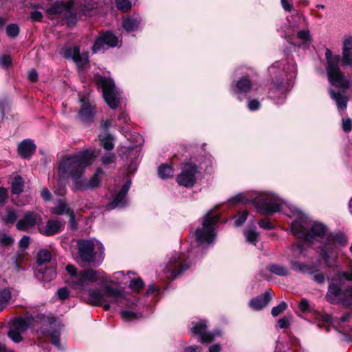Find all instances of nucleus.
Here are the masks:
<instances>
[{
  "instance_id": "obj_1",
  "label": "nucleus",
  "mask_w": 352,
  "mask_h": 352,
  "mask_svg": "<svg viewBox=\"0 0 352 352\" xmlns=\"http://www.w3.org/2000/svg\"><path fill=\"white\" fill-rule=\"evenodd\" d=\"M65 269L67 272V284L79 292L87 291L86 301L89 304L101 306L105 311L110 308L120 307L122 309V318L126 321H132L140 317L137 312L124 309L137 306L138 300L135 296L124 290L113 287L110 284H104L109 283L126 285L132 272H128L124 274L122 271L117 272L113 274V280H111L107 274L100 270H78L73 265H67Z\"/></svg>"
},
{
  "instance_id": "obj_2",
  "label": "nucleus",
  "mask_w": 352,
  "mask_h": 352,
  "mask_svg": "<svg viewBox=\"0 0 352 352\" xmlns=\"http://www.w3.org/2000/svg\"><path fill=\"white\" fill-rule=\"evenodd\" d=\"M285 214L294 220L290 223V230L296 238L302 241L296 244V248L300 254L303 253V245L305 242H313L314 240L323 237L327 233V227L322 223L311 221L305 214L296 207H289Z\"/></svg>"
},
{
  "instance_id": "obj_3",
  "label": "nucleus",
  "mask_w": 352,
  "mask_h": 352,
  "mask_svg": "<svg viewBox=\"0 0 352 352\" xmlns=\"http://www.w3.org/2000/svg\"><path fill=\"white\" fill-rule=\"evenodd\" d=\"M269 96L276 104H283L287 93L292 87L296 77V66L287 60L276 61L268 68Z\"/></svg>"
},
{
  "instance_id": "obj_4",
  "label": "nucleus",
  "mask_w": 352,
  "mask_h": 352,
  "mask_svg": "<svg viewBox=\"0 0 352 352\" xmlns=\"http://www.w3.org/2000/svg\"><path fill=\"white\" fill-rule=\"evenodd\" d=\"M324 55L327 61V74L331 85L340 88H347L349 81L340 70V63L342 62L343 67H352V36H344L341 56L333 55L329 48H326Z\"/></svg>"
},
{
  "instance_id": "obj_5",
  "label": "nucleus",
  "mask_w": 352,
  "mask_h": 352,
  "mask_svg": "<svg viewBox=\"0 0 352 352\" xmlns=\"http://www.w3.org/2000/svg\"><path fill=\"white\" fill-rule=\"evenodd\" d=\"M97 155L96 150L86 149L73 155H65L58 163L59 176L61 178H72L74 188L76 182L80 180L86 168L93 163Z\"/></svg>"
},
{
  "instance_id": "obj_6",
  "label": "nucleus",
  "mask_w": 352,
  "mask_h": 352,
  "mask_svg": "<svg viewBox=\"0 0 352 352\" xmlns=\"http://www.w3.org/2000/svg\"><path fill=\"white\" fill-rule=\"evenodd\" d=\"M36 322L43 324L41 329L37 331L38 338L43 336L49 338L54 346L61 350L62 347L60 343L61 324L54 318H47L46 320L44 315L37 316L36 318L33 316L16 318L12 321L10 327L23 333L30 327L34 326Z\"/></svg>"
},
{
  "instance_id": "obj_7",
  "label": "nucleus",
  "mask_w": 352,
  "mask_h": 352,
  "mask_svg": "<svg viewBox=\"0 0 352 352\" xmlns=\"http://www.w3.org/2000/svg\"><path fill=\"white\" fill-rule=\"evenodd\" d=\"M231 204L252 203L258 212L265 215H272L283 208L284 201L276 194L272 192L239 193L229 199Z\"/></svg>"
},
{
  "instance_id": "obj_8",
  "label": "nucleus",
  "mask_w": 352,
  "mask_h": 352,
  "mask_svg": "<svg viewBox=\"0 0 352 352\" xmlns=\"http://www.w3.org/2000/svg\"><path fill=\"white\" fill-rule=\"evenodd\" d=\"M199 247L188 250V254L175 252L172 254L168 263L164 269V273L168 278L175 279L179 275L189 270L193 265L195 254L198 252Z\"/></svg>"
},
{
  "instance_id": "obj_9",
  "label": "nucleus",
  "mask_w": 352,
  "mask_h": 352,
  "mask_svg": "<svg viewBox=\"0 0 352 352\" xmlns=\"http://www.w3.org/2000/svg\"><path fill=\"white\" fill-rule=\"evenodd\" d=\"M219 215L214 210H209L202 219L201 226L197 227L194 235L199 245H210L216 239V228Z\"/></svg>"
},
{
  "instance_id": "obj_10",
  "label": "nucleus",
  "mask_w": 352,
  "mask_h": 352,
  "mask_svg": "<svg viewBox=\"0 0 352 352\" xmlns=\"http://www.w3.org/2000/svg\"><path fill=\"white\" fill-rule=\"evenodd\" d=\"M346 236L340 232L331 233L327 236L325 243L320 248V255L329 267L336 265L337 248L347 243Z\"/></svg>"
},
{
  "instance_id": "obj_11",
  "label": "nucleus",
  "mask_w": 352,
  "mask_h": 352,
  "mask_svg": "<svg viewBox=\"0 0 352 352\" xmlns=\"http://www.w3.org/2000/svg\"><path fill=\"white\" fill-rule=\"evenodd\" d=\"M78 254L85 263L99 265L103 260L104 248L96 240H79L77 243Z\"/></svg>"
},
{
  "instance_id": "obj_12",
  "label": "nucleus",
  "mask_w": 352,
  "mask_h": 352,
  "mask_svg": "<svg viewBox=\"0 0 352 352\" xmlns=\"http://www.w3.org/2000/svg\"><path fill=\"white\" fill-rule=\"evenodd\" d=\"M98 83L102 88L107 104L111 109H116L120 102V92L115 86L113 80L111 78L100 77Z\"/></svg>"
},
{
  "instance_id": "obj_13",
  "label": "nucleus",
  "mask_w": 352,
  "mask_h": 352,
  "mask_svg": "<svg viewBox=\"0 0 352 352\" xmlns=\"http://www.w3.org/2000/svg\"><path fill=\"white\" fill-rule=\"evenodd\" d=\"M47 12L49 14H60L63 19H67L69 26L76 23V16L74 12L72 1L67 3L56 1L47 9Z\"/></svg>"
},
{
  "instance_id": "obj_14",
  "label": "nucleus",
  "mask_w": 352,
  "mask_h": 352,
  "mask_svg": "<svg viewBox=\"0 0 352 352\" xmlns=\"http://www.w3.org/2000/svg\"><path fill=\"white\" fill-rule=\"evenodd\" d=\"M119 42L118 36L111 31L102 32L96 38L93 46V53H97L102 50L109 47H115Z\"/></svg>"
},
{
  "instance_id": "obj_15",
  "label": "nucleus",
  "mask_w": 352,
  "mask_h": 352,
  "mask_svg": "<svg viewBox=\"0 0 352 352\" xmlns=\"http://www.w3.org/2000/svg\"><path fill=\"white\" fill-rule=\"evenodd\" d=\"M197 173V166L192 164H185L181 173L177 177V183L182 186L190 188L194 186L196 182Z\"/></svg>"
},
{
  "instance_id": "obj_16",
  "label": "nucleus",
  "mask_w": 352,
  "mask_h": 352,
  "mask_svg": "<svg viewBox=\"0 0 352 352\" xmlns=\"http://www.w3.org/2000/svg\"><path fill=\"white\" fill-rule=\"evenodd\" d=\"M252 87L253 83L248 76H243L237 81L232 82L230 85L232 93L239 100H242L246 96Z\"/></svg>"
},
{
  "instance_id": "obj_17",
  "label": "nucleus",
  "mask_w": 352,
  "mask_h": 352,
  "mask_svg": "<svg viewBox=\"0 0 352 352\" xmlns=\"http://www.w3.org/2000/svg\"><path fill=\"white\" fill-rule=\"evenodd\" d=\"M131 182L127 180L122 186L121 190L116 195L112 201L106 206L107 210L122 208L127 204L126 194L130 188Z\"/></svg>"
},
{
  "instance_id": "obj_18",
  "label": "nucleus",
  "mask_w": 352,
  "mask_h": 352,
  "mask_svg": "<svg viewBox=\"0 0 352 352\" xmlns=\"http://www.w3.org/2000/svg\"><path fill=\"white\" fill-rule=\"evenodd\" d=\"M64 56L67 58H72L78 67H84L88 63V53H80V48L77 46L69 47L65 50Z\"/></svg>"
},
{
  "instance_id": "obj_19",
  "label": "nucleus",
  "mask_w": 352,
  "mask_h": 352,
  "mask_svg": "<svg viewBox=\"0 0 352 352\" xmlns=\"http://www.w3.org/2000/svg\"><path fill=\"white\" fill-rule=\"evenodd\" d=\"M102 173V169L101 168H98L89 180L82 177L80 180L76 182V187L74 188V190H80L97 187L100 182V176Z\"/></svg>"
},
{
  "instance_id": "obj_20",
  "label": "nucleus",
  "mask_w": 352,
  "mask_h": 352,
  "mask_svg": "<svg viewBox=\"0 0 352 352\" xmlns=\"http://www.w3.org/2000/svg\"><path fill=\"white\" fill-rule=\"evenodd\" d=\"M192 331L194 334L199 335L202 342H211L216 334L207 331V322L200 320L192 323Z\"/></svg>"
},
{
  "instance_id": "obj_21",
  "label": "nucleus",
  "mask_w": 352,
  "mask_h": 352,
  "mask_svg": "<svg viewBox=\"0 0 352 352\" xmlns=\"http://www.w3.org/2000/svg\"><path fill=\"white\" fill-rule=\"evenodd\" d=\"M142 23V18L139 14L128 15L122 18V25L128 33L139 30Z\"/></svg>"
},
{
  "instance_id": "obj_22",
  "label": "nucleus",
  "mask_w": 352,
  "mask_h": 352,
  "mask_svg": "<svg viewBox=\"0 0 352 352\" xmlns=\"http://www.w3.org/2000/svg\"><path fill=\"white\" fill-rule=\"evenodd\" d=\"M273 296V292L269 289L265 292L263 295L253 298L249 302L250 307L255 310L259 311L263 309L272 300Z\"/></svg>"
},
{
  "instance_id": "obj_23",
  "label": "nucleus",
  "mask_w": 352,
  "mask_h": 352,
  "mask_svg": "<svg viewBox=\"0 0 352 352\" xmlns=\"http://www.w3.org/2000/svg\"><path fill=\"white\" fill-rule=\"evenodd\" d=\"M65 223L58 219L49 220L45 226L39 228V231L45 236L54 235L63 230Z\"/></svg>"
},
{
  "instance_id": "obj_24",
  "label": "nucleus",
  "mask_w": 352,
  "mask_h": 352,
  "mask_svg": "<svg viewBox=\"0 0 352 352\" xmlns=\"http://www.w3.org/2000/svg\"><path fill=\"white\" fill-rule=\"evenodd\" d=\"M40 217L32 212H26L23 219H20L16 223L18 230L25 231L37 224Z\"/></svg>"
},
{
  "instance_id": "obj_25",
  "label": "nucleus",
  "mask_w": 352,
  "mask_h": 352,
  "mask_svg": "<svg viewBox=\"0 0 352 352\" xmlns=\"http://www.w3.org/2000/svg\"><path fill=\"white\" fill-rule=\"evenodd\" d=\"M80 102L82 104L78 112L79 118L84 122L92 121L96 113L94 107L84 98H81Z\"/></svg>"
},
{
  "instance_id": "obj_26",
  "label": "nucleus",
  "mask_w": 352,
  "mask_h": 352,
  "mask_svg": "<svg viewBox=\"0 0 352 352\" xmlns=\"http://www.w3.org/2000/svg\"><path fill=\"white\" fill-rule=\"evenodd\" d=\"M288 27L292 31H297L309 26L307 18L300 13L292 15L287 19Z\"/></svg>"
},
{
  "instance_id": "obj_27",
  "label": "nucleus",
  "mask_w": 352,
  "mask_h": 352,
  "mask_svg": "<svg viewBox=\"0 0 352 352\" xmlns=\"http://www.w3.org/2000/svg\"><path fill=\"white\" fill-rule=\"evenodd\" d=\"M36 151V145L31 140H25L18 146V153L23 158L30 157Z\"/></svg>"
},
{
  "instance_id": "obj_28",
  "label": "nucleus",
  "mask_w": 352,
  "mask_h": 352,
  "mask_svg": "<svg viewBox=\"0 0 352 352\" xmlns=\"http://www.w3.org/2000/svg\"><path fill=\"white\" fill-rule=\"evenodd\" d=\"M296 32V39L300 45L308 47L313 41L312 36L309 29V26L298 30Z\"/></svg>"
},
{
  "instance_id": "obj_29",
  "label": "nucleus",
  "mask_w": 352,
  "mask_h": 352,
  "mask_svg": "<svg viewBox=\"0 0 352 352\" xmlns=\"http://www.w3.org/2000/svg\"><path fill=\"white\" fill-rule=\"evenodd\" d=\"M329 92L331 99L336 102L338 108L340 110H344L347 107V98L340 92H336L332 89H329Z\"/></svg>"
},
{
  "instance_id": "obj_30",
  "label": "nucleus",
  "mask_w": 352,
  "mask_h": 352,
  "mask_svg": "<svg viewBox=\"0 0 352 352\" xmlns=\"http://www.w3.org/2000/svg\"><path fill=\"white\" fill-rule=\"evenodd\" d=\"M244 236L246 242L254 245H255L259 239L256 228L253 223L250 224L248 228L244 231Z\"/></svg>"
},
{
  "instance_id": "obj_31",
  "label": "nucleus",
  "mask_w": 352,
  "mask_h": 352,
  "mask_svg": "<svg viewBox=\"0 0 352 352\" xmlns=\"http://www.w3.org/2000/svg\"><path fill=\"white\" fill-rule=\"evenodd\" d=\"M12 298V289L6 287L0 289V311L5 309Z\"/></svg>"
},
{
  "instance_id": "obj_32",
  "label": "nucleus",
  "mask_w": 352,
  "mask_h": 352,
  "mask_svg": "<svg viewBox=\"0 0 352 352\" xmlns=\"http://www.w3.org/2000/svg\"><path fill=\"white\" fill-rule=\"evenodd\" d=\"M267 270L275 275L280 276H287L289 274L288 268L276 263H271L267 266Z\"/></svg>"
},
{
  "instance_id": "obj_33",
  "label": "nucleus",
  "mask_w": 352,
  "mask_h": 352,
  "mask_svg": "<svg viewBox=\"0 0 352 352\" xmlns=\"http://www.w3.org/2000/svg\"><path fill=\"white\" fill-rule=\"evenodd\" d=\"M14 242V239L12 236L0 230V252L11 248Z\"/></svg>"
},
{
  "instance_id": "obj_34",
  "label": "nucleus",
  "mask_w": 352,
  "mask_h": 352,
  "mask_svg": "<svg viewBox=\"0 0 352 352\" xmlns=\"http://www.w3.org/2000/svg\"><path fill=\"white\" fill-rule=\"evenodd\" d=\"M38 272L41 274H42V279L44 281H50L55 278L56 276V269L53 267H41L38 270Z\"/></svg>"
},
{
  "instance_id": "obj_35",
  "label": "nucleus",
  "mask_w": 352,
  "mask_h": 352,
  "mask_svg": "<svg viewBox=\"0 0 352 352\" xmlns=\"http://www.w3.org/2000/svg\"><path fill=\"white\" fill-rule=\"evenodd\" d=\"M72 209L63 201L58 200L55 204V206L51 210L53 214L57 215L67 214Z\"/></svg>"
},
{
  "instance_id": "obj_36",
  "label": "nucleus",
  "mask_w": 352,
  "mask_h": 352,
  "mask_svg": "<svg viewBox=\"0 0 352 352\" xmlns=\"http://www.w3.org/2000/svg\"><path fill=\"white\" fill-rule=\"evenodd\" d=\"M99 138L105 150L111 151L113 148V137L109 133L100 134Z\"/></svg>"
},
{
  "instance_id": "obj_37",
  "label": "nucleus",
  "mask_w": 352,
  "mask_h": 352,
  "mask_svg": "<svg viewBox=\"0 0 352 352\" xmlns=\"http://www.w3.org/2000/svg\"><path fill=\"white\" fill-rule=\"evenodd\" d=\"M24 188V182L21 176H16L12 182V192L19 195L23 192Z\"/></svg>"
},
{
  "instance_id": "obj_38",
  "label": "nucleus",
  "mask_w": 352,
  "mask_h": 352,
  "mask_svg": "<svg viewBox=\"0 0 352 352\" xmlns=\"http://www.w3.org/2000/svg\"><path fill=\"white\" fill-rule=\"evenodd\" d=\"M292 265L294 270H299L305 273L314 274V272H318V269H316V267L298 262H292Z\"/></svg>"
},
{
  "instance_id": "obj_39",
  "label": "nucleus",
  "mask_w": 352,
  "mask_h": 352,
  "mask_svg": "<svg viewBox=\"0 0 352 352\" xmlns=\"http://www.w3.org/2000/svg\"><path fill=\"white\" fill-rule=\"evenodd\" d=\"M52 255L51 253L45 249L41 250L37 254V263L39 265H42L51 261Z\"/></svg>"
},
{
  "instance_id": "obj_40",
  "label": "nucleus",
  "mask_w": 352,
  "mask_h": 352,
  "mask_svg": "<svg viewBox=\"0 0 352 352\" xmlns=\"http://www.w3.org/2000/svg\"><path fill=\"white\" fill-rule=\"evenodd\" d=\"M158 174L163 179L170 178L173 176V170L169 166L162 165L158 168Z\"/></svg>"
},
{
  "instance_id": "obj_41",
  "label": "nucleus",
  "mask_w": 352,
  "mask_h": 352,
  "mask_svg": "<svg viewBox=\"0 0 352 352\" xmlns=\"http://www.w3.org/2000/svg\"><path fill=\"white\" fill-rule=\"evenodd\" d=\"M128 283L129 287L134 292H139L144 287V282L140 277L133 279L130 278Z\"/></svg>"
},
{
  "instance_id": "obj_42",
  "label": "nucleus",
  "mask_w": 352,
  "mask_h": 352,
  "mask_svg": "<svg viewBox=\"0 0 352 352\" xmlns=\"http://www.w3.org/2000/svg\"><path fill=\"white\" fill-rule=\"evenodd\" d=\"M79 3L82 6V10L85 13L87 11L94 10L97 8V0H80Z\"/></svg>"
},
{
  "instance_id": "obj_43",
  "label": "nucleus",
  "mask_w": 352,
  "mask_h": 352,
  "mask_svg": "<svg viewBox=\"0 0 352 352\" xmlns=\"http://www.w3.org/2000/svg\"><path fill=\"white\" fill-rule=\"evenodd\" d=\"M116 6L118 10L126 12L132 8V3L129 0H116Z\"/></svg>"
},
{
  "instance_id": "obj_44",
  "label": "nucleus",
  "mask_w": 352,
  "mask_h": 352,
  "mask_svg": "<svg viewBox=\"0 0 352 352\" xmlns=\"http://www.w3.org/2000/svg\"><path fill=\"white\" fill-rule=\"evenodd\" d=\"M116 160V156L114 153H107L101 158L102 164L104 166H108L112 164H115Z\"/></svg>"
},
{
  "instance_id": "obj_45",
  "label": "nucleus",
  "mask_w": 352,
  "mask_h": 352,
  "mask_svg": "<svg viewBox=\"0 0 352 352\" xmlns=\"http://www.w3.org/2000/svg\"><path fill=\"white\" fill-rule=\"evenodd\" d=\"M21 333H21L15 329H12V328H11L10 327V330L8 331V336L14 342L18 343L21 341V340H22Z\"/></svg>"
},
{
  "instance_id": "obj_46",
  "label": "nucleus",
  "mask_w": 352,
  "mask_h": 352,
  "mask_svg": "<svg viewBox=\"0 0 352 352\" xmlns=\"http://www.w3.org/2000/svg\"><path fill=\"white\" fill-rule=\"evenodd\" d=\"M287 307V303L285 302H281L278 306L274 307L272 309V314L273 316H278L283 311H285Z\"/></svg>"
},
{
  "instance_id": "obj_47",
  "label": "nucleus",
  "mask_w": 352,
  "mask_h": 352,
  "mask_svg": "<svg viewBox=\"0 0 352 352\" xmlns=\"http://www.w3.org/2000/svg\"><path fill=\"white\" fill-rule=\"evenodd\" d=\"M19 32V28L16 24H10L6 28V33L10 37H16Z\"/></svg>"
},
{
  "instance_id": "obj_48",
  "label": "nucleus",
  "mask_w": 352,
  "mask_h": 352,
  "mask_svg": "<svg viewBox=\"0 0 352 352\" xmlns=\"http://www.w3.org/2000/svg\"><path fill=\"white\" fill-rule=\"evenodd\" d=\"M249 212L247 210L243 211L241 214H239V217L234 221V226L236 227H239L242 226L248 219Z\"/></svg>"
},
{
  "instance_id": "obj_49",
  "label": "nucleus",
  "mask_w": 352,
  "mask_h": 352,
  "mask_svg": "<svg viewBox=\"0 0 352 352\" xmlns=\"http://www.w3.org/2000/svg\"><path fill=\"white\" fill-rule=\"evenodd\" d=\"M129 154L131 156L135 157V162L134 163H131L129 166V169L130 171L135 170L137 168V164H138V158L140 156V151L138 150H134L131 149L129 151Z\"/></svg>"
},
{
  "instance_id": "obj_50",
  "label": "nucleus",
  "mask_w": 352,
  "mask_h": 352,
  "mask_svg": "<svg viewBox=\"0 0 352 352\" xmlns=\"http://www.w3.org/2000/svg\"><path fill=\"white\" fill-rule=\"evenodd\" d=\"M16 220V214L13 210H8V214L3 221L6 223H12Z\"/></svg>"
},
{
  "instance_id": "obj_51",
  "label": "nucleus",
  "mask_w": 352,
  "mask_h": 352,
  "mask_svg": "<svg viewBox=\"0 0 352 352\" xmlns=\"http://www.w3.org/2000/svg\"><path fill=\"white\" fill-rule=\"evenodd\" d=\"M289 326V320L287 317H283L278 320L276 327L278 329H287Z\"/></svg>"
},
{
  "instance_id": "obj_52",
  "label": "nucleus",
  "mask_w": 352,
  "mask_h": 352,
  "mask_svg": "<svg viewBox=\"0 0 352 352\" xmlns=\"http://www.w3.org/2000/svg\"><path fill=\"white\" fill-rule=\"evenodd\" d=\"M299 308L302 312H309L310 305L308 300L305 298H302L299 303Z\"/></svg>"
},
{
  "instance_id": "obj_53",
  "label": "nucleus",
  "mask_w": 352,
  "mask_h": 352,
  "mask_svg": "<svg viewBox=\"0 0 352 352\" xmlns=\"http://www.w3.org/2000/svg\"><path fill=\"white\" fill-rule=\"evenodd\" d=\"M260 228L265 230H272L274 228L273 224L267 219H261L258 221Z\"/></svg>"
},
{
  "instance_id": "obj_54",
  "label": "nucleus",
  "mask_w": 352,
  "mask_h": 352,
  "mask_svg": "<svg viewBox=\"0 0 352 352\" xmlns=\"http://www.w3.org/2000/svg\"><path fill=\"white\" fill-rule=\"evenodd\" d=\"M261 107V104L257 100H250L248 102V107L250 111H256L258 110Z\"/></svg>"
},
{
  "instance_id": "obj_55",
  "label": "nucleus",
  "mask_w": 352,
  "mask_h": 352,
  "mask_svg": "<svg viewBox=\"0 0 352 352\" xmlns=\"http://www.w3.org/2000/svg\"><path fill=\"white\" fill-rule=\"evenodd\" d=\"M57 296L60 300H65L69 296V291L65 287H62L58 289Z\"/></svg>"
},
{
  "instance_id": "obj_56",
  "label": "nucleus",
  "mask_w": 352,
  "mask_h": 352,
  "mask_svg": "<svg viewBox=\"0 0 352 352\" xmlns=\"http://www.w3.org/2000/svg\"><path fill=\"white\" fill-rule=\"evenodd\" d=\"M12 65L10 56L4 55L0 58V65L8 67Z\"/></svg>"
},
{
  "instance_id": "obj_57",
  "label": "nucleus",
  "mask_w": 352,
  "mask_h": 352,
  "mask_svg": "<svg viewBox=\"0 0 352 352\" xmlns=\"http://www.w3.org/2000/svg\"><path fill=\"white\" fill-rule=\"evenodd\" d=\"M159 294H160V289L158 287H157L156 286H155L154 285H150L145 295H146V296H148L151 294L157 296Z\"/></svg>"
},
{
  "instance_id": "obj_58",
  "label": "nucleus",
  "mask_w": 352,
  "mask_h": 352,
  "mask_svg": "<svg viewBox=\"0 0 352 352\" xmlns=\"http://www.w3.org/2000/svg\"><path fill=\"white\" fill-rule=\"evenodd\" d=\"M342 129L345 132H349L352 129V120L349 118L342 120Z\"/></svg>"
},
{
  "instance_id": "obj_59",
  "label": "nucleus",
  "mask_w": 352,
  "mask_h": 352,
  "mask_svg": "<svg viewBox=\"0 0 352 352\" xmlns=\"http://www.w3.org/2000/svg\"><path fill=\"white\" fill-rule=\"evenodd\" d=\"M282 7L285 11L291 12L293 9L292 0H280Z\"/></svg>"
},
{
  "instance_id": "obj_60",
  "label": "nucleus",
  "mask_w": 352,
  "mask_h": 352,
  "mask_svg": "<svg viewBox=\"0 0 352 352\" xmlns=\"http://www.w3.org/2000/svg\"><path fill=\"white\" fill-rule=\"evenodd\" d=\"M30 19L34 21H41L43 19V14L40 11L34 10L31 12Z\"/></svg>"
},
{
  "instance_id": "obj_61",
  "label": "nucleus",
  "mask_w": 352,
  "mask_h": 352,
  "mask_svg": "<svg viewBox=\"0 0 352 352\" xmlns=\"http://www.w3.org/2000/svg\"><path fill=\"white\" fill-rule=\"evenodd\" d=\"M41 197L42 198L46 201H49L51 200L52 199V195H51V192H50V190L45 188H43L42 190H41Z\"/></svg>"
},
{
  "instance_id": "obj_62",
  "label": "nucleus",
  "mask_w": 352,
  "mask_h": 352,
  "mask_svg": "<svg viewBox=\"0 0 352 352\" xmlns=\"http://www.w3.org/2000/svg\"><path fill=\"white\" fill-rule=\"evenodd\" d=\"M8 198V191L5 188H0V204L5 203Z\"/></svg>"
},
{
  "instance_id": "obj_63",
  "label": "nucleus",
  "mask_w": 352,
  "mask_h": 352,
  "mask_svg": "<svg viewBox=\"0 0 352 352\" xmlns=\"http://www.w3.org/2000/svg\"><path fill=\"white\" fill-rule=\"evenodd\" d=\"M30 243V237L28 236H23L20 241H19V245L21 248H26Z\"/></svg>"
},
{
  "instance_id": "obj_64",
  "label": "nucleus",
  "mask_w": 352,
  "mask_h": 352,
  "mask_svg": "<svg viewBox=\"0 0 352 352\" xmlns=\"http://www.w3.org/2000/svg\"><path fill=\"white\" fill-rule=\"evenodd\" d=\"M184 352H201L199 346L192 345L184 349Z\"/></svg>"
}]
</instances>
